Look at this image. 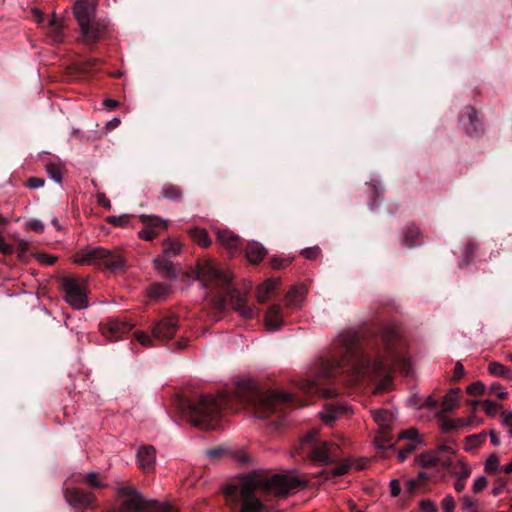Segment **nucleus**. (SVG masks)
I'll list each match as a JSON object with an SVG mask.
<instances>
[{
    "label": "nucleus",
    "instance_id": "1",
    "mask_svg": "<svg viewBox=\"0 0 512 512\" xmlns=\"http://www.w3.org/2000/svg\"><path fill=\"white\" fill-rule=\"evenodd\" d=\"M304 483L305 481L295 472L274 474L270 478L252 473L242 477L237 485L225 487L224 494L227 499L240 495L242 504L239 512H262L263 505L256 497L257 494L272 493L285 496Z\"/></svg>",
    "mask_w": 512,
    "mask_h": 512
},
{
    "label": "nucleus",
    "instance_id": "2",
    "mask_svg": "<svg viewBox=\"0 0 512 512\" xmlns=\"http://www.w3.org/2000/svg\"><path fill=\"white\" fill-rule=\"evenodd\" d=\"M227 400L224 395H203L190 405L191 423L204 430H214Z\"/></svg>",
    "mask_w": 512,
    "mask_h": 512
},
{
    "label": "nucleus",
    "instance_id": "3",
    "mask_svg": "<svg viewBox=\"0 0 512 512\" xmlns=\"http://www.w3.org/2000/svg\"><path fill=\"white\" fill-rule=\"evenodd\" d=\"M95 8L96 0H78L74 6V15L86 43L95 42L102 33L101 25L95 21Z\"/></svg>",
    "mask_w": 512,
    "mask_h": 512
},
{
    "label": "nucleus",
    "instance_id": "4",
    "mask_svg": "<svg viewBox=\"0 0 512 512\" xmlns=\"http://www.w3.org/2000/svg\"><path fill=\"white\" fill-rule=\"evenodd\" d=\"M255 410L259 418H264L270 413L279 410L289 402L290 395L284 392L257 391L254 395Z\"/></svg>",
    "mask_w": 512,
    "mask_h": 512
},
{
    "label": "nucleus",
    "instance_id": "5",
    "mask_svg": "<svg viewBox=\"0 0 512 512\" xmlns=\"http://www.w3.org/2000/svg\"><path fill=\"white\" fill-rule=\"evenodd\" d=\"M456 450L452 445H440L436 450L425 452L419 456V463L424 467L442 466L453 471Z\"/></svg>",
    "mask_w": 512,
    "mask_h": 512
},
{
    "label": "nucleus",
    "instance_id": "6",
    "mask_svg": "<svg viewBox=\"0 0 512 512\" xmlns=\"http://www.w3.org/2000/svg\"><path fill=\"white\" fill-rule=\"evenodd\" d=\"M198 278L204 287H227L231 280V275L228 271H224L216 263L206 261L202 264L198 271Z\"/></svg>",
    "mask_w": 512,
    "mask_h": 512
},
{
    "label": "nucleus",
    "instance_id": "7",
    "mask_svg": "<svg viewBox=\"0 0 512 512\" xmlns=\"http://www.w3.org/2000/svg\"><path fill=\"white\" fill-rule=\"evenodd\" d=\"M65 292L66 302L75 309H84L88 306L85 281L78 278H65L61 283Z\"/></svg>",
    "mask_w": 512,
    "mask_h": 512
},
{
    "label": "nucleus",
    "instance_id": "8",
    "mask_svg": "<svg viewBox=\"0 0 512 512\" xmlns=\"http://www.w3.org/2000/svg\"><path fill=\"white\" fill-rule=\"evenodd\" d=\"M122 512H144L147 511L148 501L133 487L121 486L117 492Z\"/></svg>",
    "mask_w": 512,
    "mask_h": 512
},
{
    "label": "nucleus",
    "instance_id": "9",
    "mask_svg": "<svg viewBox=\"0 0 512 512\" xmlns=\"http://www.w3.org/2000/svg\"><path fill=\"white\" fill-rule=\"evenodd\" d=\"M310 457L315 463L328 465L340 458V448L334 442H317L311 448Z\"/></svg>",
    "mask_w": 512,
    "mask_h": 512
},
{
    "label": "nucleus",
    "instance_id": "10",
    "mask_svg": "<svg viewBox=\"0 0 512 512\" xmlns=\"http://www.w3.org/2000/svg\"><path fill=\"white\" fill-rule=\"evenodd\" d=\"M108 255V249L103 247H95L80 251L73 255L74 263L80 265L102 266V261Z\"/></svg>",
    "mask_w": 512,
    "mask_h": 512
},
{
    "label": "nucleus",
    "instance_id": "11",
    "mask_svg": "<svg viewBox=\"0 0 512 512\" xmlns=\"http://www.w3.org/2000/svg\"><path fill=\"white\" fill-rule=\"evenodd\" d=\"M398 439L409 440V442L399 450L398 458L401 462L405 461L407 457L419 447L424 445L422 438L419 435V432L415 428H410L408 430L402 431L398 435Z\"/></svg>",
    "mask_w": 512,
    "mask_h": 512
},
{
    "label": "nucleus",
    "instance_id": "12",
    "mask_svg": "<svg viewBox=\"0 0 512 512\" xmlns=\"http://www.w3.org/2000/svg\"><path fill=\"white\" fill-rule=\"evenodd\" d=\"M178 328V320L175 317H166L156 322L152 327L153 338L161 341L171 339Z\"/></svg>",
    "mask_w": 512,
    "mask_h": 512
},
{
    "label": "nucleus",
    "instance_id": "13",
    "mask_svg": "<svg viewBox=\"0 0 512 512\" xmlns=\"http://www.w3.org/2000/svg\"><path fill=\"white\" fill-rule=\"evenodd\" d=\"M64 495L67 503L75 508L86 509L91 507L94 502L93 493L78 488H67Z\"/></svg>",
    "mask_w": 512,
    "mask_h": 512
},
{
    "label": "nucleus",
    "instance_id": "14",
    "mask_svg": "<svg viewBox=\"0 0 512 512\" xmlns=\"http://www.w3.org/2000/svg\"><path fill=\"white\" fill-rule=\"evenodd\" d=\"M156 452L151 446H143L137 452V462L140 469L150 472L155 465Z\"/></svg>",
    "mask_w": 512,
    "mask_h": 512
},
{
    "label": "nucleus",
    "instance_id": "15",
    "mask_svg": "<svg viewBox=\"0 0 512 512\" xmlns=\"http://www.w3.org/2000/svg\"><path fill=\"white\" fill-rule=\"evenodd\" d=\"M217 240L231 254L238 251L241 246L240 237L230 230L217 231Z\"/></svg>",
    "mask_w": 512,
    "mask_h": 512
},
{
    "label": "nucleus",
    "instance_id": "16",
    "mask_svg": "<svg viewBox=\"0 0 512 512\" xmlns=\"http://www.w3.org/2000/svg\"><path fill=\"white\" fill-rule=\"evenodd\" d=\"M282 309L279 305L273 304L265 315V326L269 331H277L283 326Z\"/></svg>",
    "mask_w": 512,
    "mask_h": 512
},
{
    "label": "nucleus",
    "instance_id": "17",
    "mask_svg": "<svg viewBox=\"0 0 512 512\" xmlns=\"http://www.w3.org/2000/svg\"><path fill=\"white\" fill-rule=\"evenodd\" d=\"M126 266V260L118 251L108 250V255L103 259L102 266L111 272L122 270Z\"/></svg>",
    "mask_w": 512,
    "mask_h": 512
},
{
    "label": "nucleus",
    "instance_id": "18",
    "mask_svg": "<svg viewBox=\"0 0 512 512\" xmlns=\"http://www.w3.org/2000/svg\"><path fill=\"white\" fill-rule=\"evenodd\" d=\"M280 284L279 278H270L258 286L256 290V297L259 303L266 302L275 292L277 286Z\"/></svg>",
    "mask_w": 512,
    "mask_h": 512
},
{
    "label": "nucleus",
    "instance_id": "19",
    "mask_svg": "<svg viewBox=\"0 0 512 512\" xmlns=\"http://www.w3.org/2000/svg\"><path fill=\"white\" fill-rule=\"evenodd\" d=\"M266 248L259 242L252 241L246 249V258L252 264H258L266 256Z\"/></svg>",
    "mask_w": 512,
    "mask_h": 512
},
{
    "label": "nucleus",
    "instance_id": "20",
    "mask_svg": "<svg viewBox=\"0 0 512 512\" xmlns=\"http://www.w3.org/2000/svg\"><path fill=\"white\" fill-rule=\"evenodd\" d=\"M306 296V288L304 285H298L291 288L286 295V306L290 308L299 307Z\"/></svg>",
    "mask_w": 512,
    "mask_h": 512
},
{
    "label": "nucleus",
    "instance_id": "21",
    "mask_svg": "<svg viewBox=\"0 0 512 512\" xmlns=\"http://www.w3.org/2000/svg\"><path fill=\"white\" fill-rule=\"evenodd\" d=\"M64 28V20L61 16L53 14L48 21L47 33L52 37L54 42L62 41V30Z\"/></svg>",
    "mask_w": 512,
    "mask_h": 512
},
{
    "label": "nucleus",
    "instance_id": "22",
    "mask_svg": "<svg viewBox=\"0 0 512 512\" xmlns=\"http://www.w3.org/2000/svg\"><path fill=\"white\" fill-rule=\"evenodd\" d=\"M348 406L337 405V406H329L326 407L322 412H320L321 420L327 424L331 425L333 421L339 418L342 414L348 411Z\"/></svg>",
    "mask_w": 512,
    "mask_h": 512
},
{
    "label": "nucleus",
    "instance_id": "23",
    "mask_svg": "<svg viewBox=\"0 0 512 512\" xmlns=\"http://www.w3.org/2000/svg\"><path fill=\"white\" fill-rule=\"evenodd\" d=\"M366 462L363 460H357V461H347L345 463H341L332 470H330L327 475V478H330L332 476H341L347 473V471L351 468H354L355 470H362L365 468Z\"/></svg>",
    "mask_w": 512,
    "mask_h": 512
},
{
    "label": "nucleus",
    "instance_id": "24",
    "mask_svg": "<svg viewBox=\"0 0 512 512\" xmlns=\"http://www.w3.org/2000/svg\"><path fill=\"white\" fill-rule=\"evenodd\" d=\"M155 269L166 277H170L172 279L176 278V274L174 272L173 264L170 259L164 255H161L154 259L153 261Z\"/></svg>",
    "mask_w": 512,
    "mask_h": 512
},
{
    "label": "nucleus",
    "instance_id": "25",
    "mask_svg": "<svg viewBox=\"0 0 512 512\" xmlns=\"http://www.w3.org/2000/svg\"><path fill=\"white\" fill-rule=\"evenodd\" d=\"M374 421L378 424L381 430H386L393 422L394 416L391 411L385 409H378L372 411Z\"/></svg>",
    "mask_w": 512,
    "mask_h": 512
},
{
    "label": "nucleus",
    "instance_id": "26",
    "mask_svg": "<svg viewBox=\"0 0 512 512\" xmlns=\"http://www.w3.org/2000/svg\"><path fill=\"white\" fill-rule=\"evenodd\" d=\"M233 308L246 319H252L259 314V309L256 307L247 306L242 299H237L233 302Z\"/></svg>",
    "mask_w": 512,
    "mask_h": 512
},
{
    "label": "nucleus",
    "instance_id": "27",
    "mask_svg": "<svg viewBox=\"0 0 512 512\" xmlns=\"http://www.w3.org/2000/svg\"><path fill=\"white\" fill-rule=\"evenodd\" d=\"M400 361V356L392 349L387 348L386 356L381 362H374L372 364L373 371H378L384 366L397 364Z\"/></svg>",
    "mask_w": 512,
    "mask_h": 512
},
{
    "label": "nucleus",
    "instance_id": "28",
    "mask_svg": "<svg viewBox=\"0 0 512 512\" xmlns=\"http://www.w3.org/2000/svg\"><path fill=\"white\" fill-rule=\"evenodd\" d=\"M171 291L170 286L156 283L148 290V296L153 300L164 299Z\"/></svg>",
    "mask_w": 512,
    "mask_h": 512
},
{
    "label": "nucleus",
    "instance_id": "29",
    "mask_svg": "<svg viewBox=\"0 0 512 512\" xmlns=\"http://www.w3.org/2000/svg\"><path fill=\"white\" fill-rule=\"evenodd\" d=\"M146 512H178L177 508L168 502L149 501Z\"/></svg>",
    "mask_w": 512,
    "mask_h": 512
},
{
    "label": "nucleus",
    "instance_id": "30",
    "mask_svg": "<svg viewBox=\"0 0 512 512\" xmlns=\"http://www.w3.org/2000/svg\"><path fill=\"white\" fill-rule=\"evenodd\" d=\"M162 196L170 201H179L182 198V191L176 185L165 184L162 188Z\"/></svg>",
    "mask_w": 512,
    "mask_h": 512
},
{
    "label": "nucleus",
    "instance_id": "31",
    "mask_svg": "<svg viewBox=\"0 0 512 512\" xmlns=\"http://www.w3.org/2000/svg\"><path fill=\"white\" fill-rule=\"evenodd\" d=\"M192 239L202 247H208L211 244V240L204 229L194 228L189 231Z\"/></svg>",
    "mask_w": 512,
    "mask_h": 512
},
{
    "label": "nucleus",
    "instance_id": "32",
    "mask_svg": "<svg viewBox=\"0 0 512 512\" xmlns=\"http://www.w3.org/2000/svg\"><path fill=\"white\" fill-rule=\"evenodd\" d=\"M460 389H452L449 391L443 400V409L444 411H451L458 405Z\"/></svg>",
    "mask_w": 512,
    "mask_h": 512
},
{
    "label": "nucleus",
    "instance_id": "33",
    "mask_svg": "<svg viewBox=\"0 0 512 512\" xmlns=\"http://www.w3.org/2000/svg\"><path fill=\"white\" fill-rule=\"evenodd\" d=\"M453 467V471L450 472L454 474H459V478L465 481L471 474V469L466 465V463L462 459H458L455 457Z\"/></svg>",
    "mask_w": 512,
    "mask_h": 512
},
{
    "label": "nucleus",
    "instance_id": "34",
    "mask_svg": "<svg viewBox=\"0 0 512 512\" xmlns=\"http://www.w3.org/2000/svg\"><path fill=\"white\" fill-rule=\"evenodd\" d=\"M489 372L494 376L504 377L509 379L511 371L499 362H491L488 367Z\"/></svg>",
    "mask_w": 512,
    "mask_h": 512
},
{
    "label": "nucleus",
    "instance_id": "35",
    "mask_svg": "<svg viewBox=\"0 0 512 512\" xmlns=\"http://www.w3.org/2000/svg\"><path fill=\"white\" fill-rule=\"evenodd\" d=\"M485 471L489 474H496L503 471L500 465L499 457L496 454L490 455L485 462Z\"/></svg>",
    "mask_w": 512,
    "mask_h": 512
},
{
    "label": "nucleus",
    "instance_id": "36",
    "mask_svg": "<svg viewBox=\"0 0 512 512\" xmlns=\"http://www.w3.org/2000/svg\"><path fill=\"white\" fill-rule=\"evenodd\" d=\"M486 439V433L481 432L479 434L471 435L466 438L465 449L470 451L479 447Z\"/></svg>",
    "mask_w": 512,
    "mask_h": 512
},
{
    "label": "nucleus",
    "instance_id": "37",
    "mask_svg": "<svg viewBox=\"0 0 512 512\" xmlns=\"http://www.w3.org/2000/svg\"><path fill=\"white\" fill-rule=\"evenodd\" d=\"M141 221L147 226L155 229L157 231L158 228H165L166 227V221L156 217V216H149V215H141Z\"/></svg>",
    "mask_w": 512,
    "mask_h": 512
},
{
    "label": "nucleus",
    "instance_id": "38",
    "mask_svg": "<svg viewBox=\"0 0 512 512\" xmlns=\"http://www.w3.org/2000/svg\"><path fill=\"white\" fill-rule=\"evenodd\" d=\"M107 329L112 334H119L129 331L130 326L127 323L121 322L117 319H110L107 323Z\"/></svg>",
    "mask_w": 512,
    "mask_h": 512
},
{
    "label": "nucleus",
    "instance_id": "39",
    "mask_svg": "<svg viewBox=\"0 0 512 512\" xmlns=\"http://www.w3.org/2000/svg\"><path fill=\"white\" fill-rule=\"evenodd\" d=\"M181 251V244L177 241H165L163 244L162 255L170 258L177 255Z\"/></svg>",
    "mask_w": 512,
    "mask_h": 512
},
{
    "label": "nucleus",
    "instance_id": "40",
    "mask_svg": "<svg viewBox=\"0 0 512 512\" xmlns=\"http://www.w3.org/2000/svg\"><path fill=\"white\" fill-rule=\"evenodd\" d=\"M419 235H420V233H419V230L417 228H415V227L409 228L408 231H407V234L404 237V243L408 247H412V246L418 244L416 239H417V237Z\"/></svg>",
    "mask_w": 512,
    "mask_h": 512
},
{
    "label": "nucleus",
    "instance_id": "41",
    "mask_svg": "<svg viewBox=\"0 0 512 512\" xmlns=\"http://www.w3.org/2000/svg\"><path fill=\"white\" fill-rule=\"evenodd\" d=\"M485 392V386L482 382L472 383L467 387V393L470 395L480 396Z\"/></svg>",
    "mask_w": 512,
    "mask_h": 512
},
{
    "label": "nucleus",
    "instance_id": "42",
    "mask_svg": "<svg viewBox=\"0 0 512 512\" xmlns=\"http://www.w3.org/2000/svg\"><path fill=\"white\" fill-rule=\"evenodd\" d=\"M135 338L142 346L150 347L153 345V339L143 331L135 332Z\"/></svg>",
    "mask_w": 512,
    "mask_h": 512
},
{
    "label": "nucleus",
    "instance_id": "43",
    "mask_svg": "<svg viewBox=\"0 0 512 512\" xmlns=\"http://www.w3.org/2000/svg\"><path fill=\"white\" fill-rule=\"evenodd\" d=\"M158 235V232L151 228V227H145L141 231L138 232V236L143 240H152Z\"/></svg>",
    "mask_w": 512,
    "mask_h": 512
},
{
    "label": "nucleus",
    "instance_id": "44",
    "mask_svg": "<svg viewBox=\"0 0 512 512\" xmlns=\"http://www.w3.org/2000/svg\"><path fill=\"white\" fill-rule=\"evenodd\" d=\"M86 482L94 488H101L105 485L98 479L96 472H90L86 474Z\"/></svg>",
    "mask_w": 512,
    "mask_h": 512
},
{
    "label": "nucleus",
    "instance_id": "45",
    "mask_svg": "<svg viewBox=\"0 0 512 512\" xmlns=\"http://www.w3.org/2000/svg\"><path fill=\"white\" fill-rule=\"evenodd\" d=\"M320 249L319 247H309V248H305L301 251V254L303 257H305L306 259H317L319 256H320Z\"/></svg>",
    "mask_w": 512,
    "mask_h": 512
},
{
    "label": "nucleus",
    "instance_id": "46",
    "mask_svg": "<svg viewBox=\"0 0 512 512\" xmlns=\"http://www.w3.org/2000/svg\"><path fill=\"white\" fill-rule=\"evenodd\" d=\"M487 483L488 481L485 476H479L474 480L472 489L475 493H478L486 488Z\"/></svg>",
    "mask_w": 512,
    "mask_h": 512
},
{
    "label": "nucleus",
    "instance_id": "47",
    "mask_svg": "<svg viewBox=\"0 0 512 512\" xmlns=\"http://www.w3.org/2000/svg\"><path fill=\"white\" fill-rule=\"evenodd\" d=\"M36 258L41 264L47 266L53 265L57 260V257L46 253H40L36 256Z\"/></svg>",
    "mask_w": 512,
    "mask_h": 512
},
{
    "label": "nucleus",
    "instance_id": "48",
    "mask_svg": "<svg viewBox=\"0 0 512 512\" xmlns=\"http://www.w3.org/2000/svg\"><path fill=\"white\" fill-rule=\"evenodd\" d=\"M441 504L444 512H454L455 501L451 495L445 496Z\"/></svg>",
    "mask_w": 512,
    "mask_h": 512
},
{
    "label": "nucleus",
    "instance_id": "49",
    "mask_svg": "<svg viewBox=\"0 0 512 512\" xmlns=\"http://www.w3.org/2000/svg\"><path fill=\"white\" fill-rule=\"evenodd\" d=\"M490 392L500 399H505L508 395L507 391L499 383L492 384L490 386Z\"/></svg>",
    "mask_w": 512,
    "mask_h": 512
},
{
    "label": "nucleus",
    "instance_id": "50",
    "mask_svg": "<svg viewBox=\"0 0 512 512\" xmlns=\"http://www.w3.org/2000/svg\"><path fill=\"white\" fill-rule=\"evenodd\" d=\"M389 441L388 435L385 430H381L380 434L375 438V445L379 449H384L386 443Z\"/></svg>",
    "mask_w": 512,
    "mask_h": 512
},
{
    "label": "nucleus",
    "instance_id": "51",
    "mask_svg": "<svg viewBox=\"0 0 512 512\" xmlns=\"http://www.w3.org/2000/svg\"><path fill=\"white\" fill-rule=\"evenodd\" d=\"M482 405L484 407V411L489 415H495L499 408L498 405L491 400H484Z\"/></svg>",
    "mask_w": 512,
    "mask_h": 512
},
{
    "label": "nucleus",
    "instance_id": "52",
    "mask_svg": "<svg viewBox=\"0 0 512 512\" xmlns=\"http://www.w3.org/2000/svg\"><path fill=\"white\" fill-rule=\"evenodd\" d=\"M26 225L29 229L35 232L41 233L44 231V225L39 219H31Z\"/></svg>",
    "mask_w": 512,
    "mask_h": 512
},
{
    "label": "nucleus",
    "instance_id": "53",
    "mask_svg": "<svg viewBox=\"0 0 512 512\" xmlns=\"http://www.w3.org/2000/svg\"><path fill=\"white\" fill-rule=\"evenodd\" d=\"M420 509L423 512H437V506L431 500H423L420 502Z\"/></svg>",
    "mask_w": 512,
    "mask_h": 512
},
{
    "label": "nucleus",
    "instance_id": "54",
    "mask_svg": "<svg viewBox=\"0 0 512 512\" xmlns=\"http://www.w3.org/2000/svg\"><path fill=\"white\" fill-rule=\"evenodd\" d=\"M503 424L507 427L510 437H512V411L502 413Z\"/></svg>",
    "mask_w": 512,
    "mask_h": 512
},
{
    "label": "nucleus",
    "instance_id": "55",
    "mask_svg": "<svg viewBox=\"0 0 512 512\" xmlns=\"http://www.w3.org/2000/svg\"><path fill=\"white\" fill-rule=\"evenodd\" d=\"M128 221L129 218L127 215L109 217V223L117 226H125L128 223Z\"/></svg>",
    "mask_w": 512,
    "mask_h": 512
},
{
    "label": "nucleus",
    "instance_id": "56",
    "mask_svg": "<svg viewBox=\"0 0 512 512\" xmlns=\"http://www.w3.org/2000/svg\"><path fill=\"white\" fill-rule=\"evenodd\" d=\"M390 494L392 497H397L400 494L401 486L400 482L397 479H392L389 482Z\"/></svg>",
    "mask_w": 512,
    "mask_h": 512
},
{
    "label": "nucleus",
    "instance_id": "57",
    "mask_svg": "<svg viewBox=\"0 0 512 512\" xmlns=\"http://www.w3.org/2000/svg\"><path fill=\"white\" fill-rule=\"evenodd\" d=\"M392 380L389 376H386L381 383L375 388V393L384 392L390 389Z\"/></svg>",
    "mask_w": 512,
    "mask_h": 512
},
{
    "label": "nucleus",
    "instance_id": "58",
    "mask_svg": "<svg viewBox=\"0 0 512 512\" xmlns=\"http://www.w3.org/2000/svg\"><path fill=\"white\" fill-rule=\"evenodd\" d=\"M26 185L30 189H37L44 185V180L38 177H31L27 180Z\"/></svg>",
    "mask_w": 512,
    "mask_h": 512
},
{
    "label": "nucleus",
    "instance_id": "59",
    "mask_svg": "<svg viewBox=\"0 0 512 512\" xmlns=\"http://www.w3.org/2000/svg\"><path fill=\"white\" fill-rule=\"evenodd\" d=\"M48 173L50 174V177L56 182L61 183L62 181V173L59 169L55 167H48Z\"/></svg>",
    "mask_w": 512,
    "mask_h": 512
},
{
    "label": "nucleus",
    "instance_id": "60",
    "mask_svg": "<svg viewBox=\"0 0 512 512\" xmlns=\"http://www.w3.org/2000/svg\"><path fill=\"white\" fill-rule=\"evenodd\" d=\"M465 374L464 367L460 362H457L454 367L453 379L458 380Z\"/></svg>",
    "mask_w": 512,
    "mask_h": 512
},
{
    "label": "nucleus",
    "instance_id": "61",
    "mask_svg": "<svg viewBox=\"0 0 512 512\" xmlns=\"http://www.w3.org/2000/svg\"><path fill=\"white\" fill-rule=\"evenodd\" d=\"M0 251L3 254H11L13 252V247L9 243H7L3 238L0 237Z\"/></svg>",
    "mask_w": 512,
    "mask_h": 512
},
{
    "label": "nucleus",
    "instance_id": "62",
    "mask_svg": "<svg viewBox=\"0 0 512 512\" xmlns=\"http://www.w3.org/2000/svg\"><path fill=\"white\" fill-rule=\"evenodd\" d=\"M119 106V102L117 100H113V99H106L104 100L103 102V107L104 109H106L107 111H112L114 110L116 107Z\"/></svg>",
    "mask_w": 512,
    "mask_h": 512
},
{
    "label": "nucleus",
    "instance_id": "63",
    "mask_svg": "<svg viewBox=\"0 0 512 512\" xmlns=\"http://www.w3.org/2000/svg\"><path fill=\"white\" fill-rule=\"evenodd\" d=\"M441 429H442L444 432H447V431H450V430H452V429H455L454 420H453V419H444V420L441 422Z\"/></svg>",
    "mask_w": 512,
    "mask_h": 512
},
{
    "label": "nucleus",
    "instance_id": "64",
    "mask_svg": "<svg viewBox=\"0 0 512 512\" xmlns=\"http://www.w3.org/2000/svg\"><path fill=\"white\" fill-rule=\"evenodd\" d=\"M497 483L498 484L492 488V494L494 496H497L500 493H502L504 488H505V485H506V482L504 480H501V479L498 480Z\"/></svg>",
    "mask_w": 512,
    "mask_h": 512
}]
</instances>
